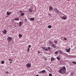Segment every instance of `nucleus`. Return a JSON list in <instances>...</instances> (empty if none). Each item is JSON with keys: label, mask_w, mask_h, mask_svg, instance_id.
Masks as SVG:
<instances>
[{"label": "nucleus", "mask_w": 76, "mask_h": 76, "mask_svg": "<svg viewBox=\"0 0 76 76\" xmlns=\"http://www.w3.org/2000/svg\"><path fill=\"white\" fill-rule=\"evenodd\" d=\"M66 71V68L65 66H63L62 68H61L59 71V72L61 74H64Z\"/></svg>", "instance_id": "f257e3e1"}, {"label": "nucleus", "mask_w": 76, "mask_h": 76, "mask_svg": "<svg viewBox=\"0 0 76 76\" xmlns=\"http://www.w3.org/2000/svg\"><path fill=\"white\" fill-rule=\"evenodd\" d=\"M12 38L10 37H9L7 38V40L8 43H9L12 41Z\"/></svg>", "instance_id": "f03ea898"}, {"label": "nucleus", "mask_w": 76, "mask_h": 76, "mask_svg": "<svg viewBox=\"0 0 76 76\" xmlns=\"http://www.w3.org/2000/svg\"><path fill=\"white\" fill-rule=\"evenodd\" d=\"M46 71H45V70H43L42 71H41L40 72H39V74H43V73H45Z\"/></svg>", "instance_id": "7ed1b4c3"}, {"label": "nucleus", "mask_w": 76, "mask_h": 76, "mask_svg": "<svg viewBox=\"0 0 76 76\" xmlns=\"http://www.w3.org/2000/svg\"><path fill=\"white\" fill-rule=\"evenodd\" d=\"M2 32L4 34H6L7 32V31H6V29H4L3 30V31H2Z\"/></svg>", "instance_id": "20e7f679"}, {"label": "nucleus", "mask_w": 76, "mask_h": 76, "mask_svg": "<svg viewBox=\"0 0 76 76\" xmlns=\"http://www.w3.org/2000/svg\"><path fill=\"white\" fill-rule=\"evenodd\" d=\"M61 18L63 19V20H66V19H67V18L64 16H61L60 17Z\"/></svg>", "instance_id": "39448f33"}, {"label": "nucleus", "mask_w": 76, "mask_h": 76, "mask_svg": "<svg viewBox=\"0 0 76 76\" xmlns=\"http://www.w3.org/2000/svg\"><path fill=\"white\" fill-rule=\"evenodd\" d=\"M53 7H50L49 9V11L50 12H51V11H52L53 10Z\"/></svg>", "instance_id": "423d86ee"}, {"label": "nucleus", "mask_w": 76, "mask_h": 76, "mask_svg": "<svg viewBox=\"0 0 76 76\" xmlns=\"http://www.w3.org/2000/svg\"><path fill=\"white\" fill-rule=\"evenodd\" d=\"M70 48H69V49H65V50L67 52H69L70 50Z\"/></svg>", "instance_id": "0eeeda50"}, {"label": "nucleus", "mask_w": 76, "mask_h": 76, "mask_svg": "<svg viewBox=\"0 0 76 76\" xmlns=\"http://www.w3.org/2000/svg\"><path fill=\"white\" fill-rule=\"evenodd\" d=\"M42 48L43 49H44V50H45V51H48V49L46 48H45V47H42Z\"/></svg>", "instance_id": "6e6552de"}, {"label": "nucleus", "mask_w": 76, "mask_h": 76, "mask_svg": "<svg viewBox=\"0 0 76 76\" xmlns=\"http://www.w3.org/2000/svg\"><path fill=\"white\" fill-rule=\"evenodd\" d=\"M11 13H12V12H7V14L8 15H10V14H11Z\"/></svg>", "instance_id": "1a4fd4ad"}, {"label": "nucleus", "mask_w": 76, "mask_h": 76, "mask_svg": "<svg viewBox=\"0 0 76 76\" xmlns=\"http://www.w3.org/2000/svg\"><path fill=\"white\" fill-rule=\"evenodd\" d=\"M58 52L60 54H61L62 55H64V53H62V52L61 51V50H59L58 51Z\"/></svg>", "instance_id": "9d476101"}, {"label": "nucleus", "mask_w": 76, "mask_h": 76, "mask_svg": "<svg viewBox=\"0 0 76 76\" xmlns=\"http://www.w3.org/2000/svg\"><path fill=\"white\" fill-rule=\"evenodd\" d=\"M54 11H55L56 12L58 13L59 12V11L57 10V8H55L54 9Z\"/></svg>", "instance_id": "9b49d317"}, {"label": "nucleus", "mask_w": 76, "mask_h": 76, "mask_svg": "<svg viewBox=\"0 0 76 76\" xmlns=\"http://www.w3.org/2000/svg\"><path fill=\"white\" fill-rule=\"evenodd\" d=\"M66 57H68L69 55L66 53H64V54Z\"/></svg>", "instance_id": "f8f14e48"}, {"label": "nucleus", "mask_w": 76, "mask_h": 76, "mask_svg": "<svg viewBox=\"0 0 76 76\" xmlns=\"http://www.w3.org/2000/svg\"><path fill=\"white\" fill-rule=\"evenodd\" d=\"M26 65L28 67H30L31 66V65L29 63L27 64H26Z\"/></svg>", "instance_id": "ddd939ff"}, {"label": "nucleus", "mask_w": 76, "mask_h": 76, "mask_svg": "<svg viewBox=\"0 0 76 76\" xmlns=\"http://www.w3.org/2000/svg\"><path fill=\"white\" fill-rule=\"evenodd\" d=\"M29 10L30 12H32L33 11V8L29 9Z\"/></svg>", "instance_id": "4468645a"}, {"label": "nucleus", "mask_w": 76, "mask_h": 76, "mask_svg": "<svg viewBox=\"0 0 76 76\" xmlns=\"http://www.w3.org/2000/svg\"><path fill=\"white\" fill-rule=\"evenodd\" d=\"M73 56H72V55H69V56H68V57H69V58H71L73 57Z\"/></svg>", "instance_id": "2eb2a0df"}, {"label": "nucleus", "mask_w": 76, "mask_h": 76, "mask_svg": "<svg viewBox=\"0 0 76 76\" xmlns=\"http://www.w3.org/2000/svg\"><path fill=\"white\" fill-rule=\"evenodd\" d=\"M30 20L31 21H32L34 20V18H31L30 19Z\"/></svg>", "instance_id": "dca6fc26"}, {"label": "nucleus", "mask_w": 76, "mask_h": 76, "mask_svg": "<svg viewBox=\"0 0 76 76\" xmlns=\"http://www.w3.org/2000/svg\"><path fill=\"white\" fill-rule=\"evenodd\" d=\"M52 47H53L54 48H55L56 47V45H55L54 44H53V45H52Z\"/></svg>", "instance_id": "f3484780"}, {"label": "nucleus", "mask_w": 76, "mask_h": 76, "mask_svg": "<svg viewBox=\"0 0 76 76\" xmlns=\"http://www.w3.org/2000/svg\"><path fill=\"white\" fill-rule=\"evenodd\" d=\"M14 20H15V21H18L19 20V19L18 18H16L14 19Z\"/></svg>", "instance_id": "a211bd4d"}, {"label": "nucleus", "mask_w": 76, "mask_h": 76, "mask_svg": "<svg viewBox=\"0 0 76 76\" xmlns=\"http://www.w3.org/2000/svg\"><path fill=\"white\" fill-rule=\"evenodd\" d=\"M24 15V13H21L20 15L21 16H23Z\"/></svg>", "instance_id": "6ab92c4d"}, {"label": "nucleus", "mask_w": 76, "mask_h": 76, "mask_svg": "<svg viewBox=\"0 0 76 76\" xmlns=\"http://www.w3.org/2000/svg\"><path fill=\"white\" fill-rule=\"evenodd\" d=\"M48 50H49V51H50L51 50V48L49 47H48Z\"/></svg>", "instance_id": "aec40b11"}, {"label": "nucleus", "mask_w": 76, "mask_h": 76, "mask_svg": "<svg viewBox=\"0 0 76 76\" xmlns=\"http://www.w3.org/2000/svg\"><path fill=\"white\" fill-rule=\"evenodd\" d=\"M22 23L21 21H20L19 23V24L20 26H21V24H22Z\"/></svg>", "instance_id": "412c9836"}, {"label": "nucleus", "mask_w": 76, "mask_h": 76, "mask_svg": "<svg viewBox=\"0 0 76 76\" xmlns=\"http://www.w3.org/2000/svg\"><path fill=\"white\" fill-rule=\"evenodd\" d=\"M54 42L56 44H58V42L56 40Z\"/></svg>", "instance_id": "4be33fe9"}, {"label": "nucleus", "mask_w": 76, "mask_h": 76, "mask_svg": "<svg viewBox=\"0 0 76 76\" xmlns=\"http://www.w3.org/2000/svg\"><path fill=\"white\" fill-rule=\"evenodd\" d=\"M52 27V26L51 25H49L48 26V28H51Z\"/></svg>", "instance_id": "5701e85b"}, {"label": "nucleus", "mask_w": 76, "mask_h": 76, "mask_svg": "<svg viewBox=\"0 0 76 76\" xmlns=\"http://www.w3.org/2000/svg\"><path fill=\"white\" fill-rule=\"evenodd\" d=\"M19 36L20 38L22 37V35L21 34H19Z\"/></svg>", "instance_id": "b1692460"}, {"label": "nucleus", "mask_w": 76, "mask_h": 76, "mask_svg": "<svg viewBox=\"0 0 76 76\" xmlns=\"http://www.w3.org/2000/svg\"><path fill=\"white\" fill-rule=\"evenodd\" d=\"M71 76H72L74 74V73H71Z\"/></svg>", "instance_id": "393cba45"}, {"label": "nucleus", "mask_w": 76, "mask_h": 76, "mask_svg": "<svg viewBox=\"0 0 76 76\" xmlns=\"http://www.w3.org/2000/svg\"><path fill=\"white\" fill-rule=\"evenodd\" d=\"M4 63V61H1V64H3Z\"/></svg>", "instance_id": "a878e982"}, {"label": "nucleus", "mask_w": 76, "mask_h": 76, "mask_svg": "<svg viewBox=\"0 0 76 76\" xmlns=\"http://www.w3.org/2000/svg\"><path fill=\"white\" fill-rule=\"evenodd\" d=\"M52 76V74L51 73H50L49 74V76Z\"/></svg>", "instance_id": "bb28decb"}, {"label": "nucleus", "mask_w": 76, "mask_h": 76, "mask_svg": "<svg viewBox=\"0 0 76 76\" xmlns=\"http://www.w3.org/2000/svg\"><path fill=\"white\" fill-rule=\"evenodd\" d=\"M49 43H50V45H51L53 44L52 42H51V41H50V42H49Z\"/></svg>", "instance_id": "cd10ccee"}, {"label": "nucleus", "mask_w": 76, "mask_h": 76, "mask_svg": "<svg viewBox=\"0 0 76 76\" xmlns=\"http://www.w3.org/2000/svg\"><path fill=\"white\" fill-rule=\"evenodd\" d=\"M55 53V54H56L57 55L58 54V51H56V52Z\"/></svg>", "instance_id": "c85d7f7f"}, {"label": "nucleus", "mask_w": 76, "mask_h": 76, "mask_svg": "<svg viewBox=\"0 0 76 76\" xmlns=\"http://www.w3.org/2000/svg\"><path fill=\"white\" fill-rule=\"evenodd\" d=\"M57 58L58 60H59L60 59L59 56L58 57H57Z\"/></svg>", "instance_id": "c756f323"}, {"label": "nucleus", "mask_w": 76, "mask_h": 76, "mask_svg": "<svg viewBox=\"0 0 76 76\" xmlns=\"http://www.w3.org/2000/svg\"><path fill=\"white\" fill-rule=\"evenodd\" d=\"M29 51V48H28V50H27V52H28Z\"/></svg>", "instance_id": "7c9ffc66"}, {"label": "nucleus", "mask_w": 76, "mask_h": 76, "mask_svg": "<svg viewBox=\"0 0 76 76\" xmlns=\"http://www.w3.org/2000/svg\"><path fill=\"white\" fill-rule=\"evenodd\" d=\"M72 63H73V64H76V62H72Z\"/></svg>", "instance_id": "2f4dec72"}, {"label": "nucleus", "mask_w": 76, "mask_h": 76, "mask_svg": "<svg viewBox=\"0 0 76 76\" xmlns=\"http://www.w3.org/2000/svg\"><path fill=\"white\" fill-rule=\"evenodd\" d=\"M64 39L65 40V41H66L67 40V39L66 38H64Z\"/></svg>", "instance_id": "473e14b6"}, {"label": "nucleus", "mask_w": 76, "mask_h": 76, "mask_svg": "<svg viewBox=\"0 0 76 76\" xmlns=\"http://www.w3.org/2000/svg\"><path fill=\"white\" fill-rule=\"evenodd\" d=\"M31 45H29L28 48H29L30 47H31Z\"/></svg>", "instance_id": "72a5a7b5"}, {"label": "nucleus", "mask_w": 76, "mask_h": 76, "mask_svg": "<svg viewBox=\"0 0 76 76\" xmlns=\"http://www.w3.org/2000/svg\"><path fill=\"white\" fill-rule=\"evenodd\" d=\"M20 13H22L23 12L22 11H21L20 10Z\"/></svg>", "instance_id": "f704fd0d"}, {"label": "nucleus", "mask_w": 76, "mask_h": 76, "mask_svg": "<svg viewBox=\"0 0 76 76\" xmlns=\"http://www.w3.org/2000/svg\"><path fill=\"white\" fill-rule=\"evenodd\" d=\"M53 58L52 57L51 58V61H53Z\"/></svg>", "instance_id": "c9c22d12"}, {"label": "nucleus", "mask_w": 76, "mask_h": 76, "mask_svg": "<svg viewBox=\"0 0 76 76\" xmlns=\"http://www.w3.org/2000/svg\"><path fill=\"white\" fill-rule=\"evenodd\" d=\"M40 52H40L39 51H38V53H39L38 54H39L40 53Z\"/></svg>", "instance_id": "e433bc0d"}, {"label": "nucleus", "mask_w": 76, "mask_h": 76, "mask_svg": "<svg viewBox=\"0 0 76 76\" xmlns=\"http://www.w3.org/2000/svg\"><path fill=\"white\" fill-rule=\"evenodd\" d=\"M8 60L9 61H12V60H11V59H9Z\"/></svg>", "instance_id": "4c0bfd02"}, {"label": "nucleus", "mask_w": 76, "mask_h": 76, "mask_svg": "<svg viewBox=\"0 0 76 76\" xmlns=\"http://www.w3.org/2000/svg\"><path fill=\"white\" fill-rule=\"evenodd\" d=\"M9 73V72L8 71L6 72V73L7 74H8V73Z\"/></svg>", "instance_id": "58836bf2"}, {"label": "nucleus", "mask_w": 76, "mask_h": 76, "mask_svg": "<svg viewBox=\"0 0 76 76\" xmlns=\"http://www.w3.org/2000/svg\"><path fill=\"white\" fill-rule=\"evenodd\" d=\"M49 15H50V16H52V15L51 14H49Z\"/></svg>", "instance_id": "ea45409f"}, {"label": "nucleus", "mask_w": 76, "mask_h": 76, "mask_svg": "<svg viewBox=\"0 0 76 76\" xmlns=\"http://www.w3.org/2000/svg\"><path fill=\"white\" fill-rule=\"evenodd\" d=\"M45 59V60H47V58H44Z\"/></svg>", "instance_id": "a19ab883"}, {"label": "nucleus", "mask_w": 76, "mask_h": 76, "mask_svg": "<svg viewBox=\"0 0 76 76\" xmlns=\"http://www.w3.org/2000/svg\"><path fill=\"white\" fill-rule=\"evenodd\" d=\"M39 75H36L35 76H39Z\"/></svg>", "instance_id": "79ce46f5"}, {"label": "nucleus", "mask_w": 76, "mask_h": 76, "mask_svg": "<svg viewBox=\"0 0 76 76\" xmlns=\"http://www.w3.org/2000/svg\"><path fill=\"white\" fill-rule=\"evenodd\" d=\"M12 63V62H10V63Z\"/></svg>", "instance_id": "37998d69"}, {"label": "nucleus", "mask_w": 76, "mask_h": 76, "mask_svg": "<svg viewBox=\"0 0 76 76\" xmlns=\"http://www.w3.org/2000/svg\"><path fill=\"white\" fill-rule=\"evenodd\" d=\"M53 60H55V58H53Z\"/></svg>", "instance_id": "c03bdc74"}, {"label": "nucleus", "mask_w": 76, "mask_h": 76, "mask_svg": "<svg viewBox=\"0 0 76 76\" xmlns=\"http://www.w3.org/2000/svg\"><path fill=\"white\" fill-rule=\"evenodd\" d=\"M67 1H70V0H67Z\"/></svg>", "instance_id": "a18cd8bd"}, {"label": "nucleus", "mask_w": 76, "mask_h": 76, "mask_svg": "<svg viewBox=\"0 0 76 76\" xmlns=\"http://www.w3.org/2000/svg\"><path fill=\"white\" fill-rule=\"evenodd\" d=\"M48 14L49 15V14H49V13L48 12Z\"/></svg>", "instance_id": "49530a36"}, {"label": "nucleus", "mask_w": 76, "mask_h": 76, "mask_svg": "<svg viewBox=\"0 0 76 76\" xmlns=\"http://www.w3.org/2000/svg\"><path fill=\"white\" fill-rule=\"evenodd\" d=\"M75 56L76 57V56Z\"/></svg>", "instance_id": "de8ad7c7"}, {"label": "nucleus", "mask_w": 76, "mask_h": 76, "mask_svg": "<svg viewBox=\"0 0 76 76\" xmlns=\"http://www.w3.org/2000/svg\"><path fill=\"white\" fill-rule=\"evenodd\" d=\"M46 76H48V75H46Z\"/></svg>", "instance_id": "09e8293b"}, {"label": "nucleus", "mask_w": 76, "mask_h": 76, "mask_svg": "<svg viewBox=\"0 0 76 76\" xmlns=\"http://www.w3.org/2000/svg\"><path fill=\"white\" fill-rule=\"evenodd\" d=\"M13 33V32H12V33Z\"/></svg>", "instance_id": "8fccbe9b"}, {"label": "nucleus", "mask_w": 76, "mask_h": 76, "mask_svg": "<svg viewBox=\"0 0 76 76\" xmlns=\"http://www.w3.org/2000/svg\"><path fill=\"white\" fill-rule=\"evenodd\" d=\"M65 58H64V59Z\"/></svg>", "instance_id": "3c124183"}]
</instances>
